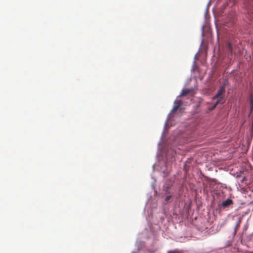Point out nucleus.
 <instances>
[{"mask_svg":"<svg viewBox=\"0 0 253 253\" xmlns=\"http://www.w3.org/2000/svg\"><path fill=\"white\" fill-rule=\"evenodd\" d=\"M225 89L224 86L219 88L216 94L214 97V99H216V103L214 104L212 109H214L216 106L219 103H223V97Z\"/></svg>","mask_w":253,"mask_h":253,"instance_id":"nucleus-1","label":"nucleus"},{"mask_svg":"<svg viewBox=\"0 0 253 253\" xmlns=\"http://www.w3.org/2000/svg\"><path fill=\"white\" fill-rule=\"evenodd\" d=\"M240 223H241V219L240 218L239 220L238 223L237 224L236 228H237L239 226V224H240Z\"/></svg>","mask_w":253,"mask_h":253,"instance_id":"nucleus-10","label":"nucleus"},{"mask_svg":"<svg viewBox=\"0 0 253 253\" xmlns=\"http://www.w3.org/2000/svg\"><path fill=\"white\" fill-rule=\"evenodd\" d=\"M242 174H244V172H243L240 171L239 173H238L237 172V173L236 177L238 178V177H242Z\"/></svg>","mask_w":253,"mask_h":253,"instance_id":"nucleus-6","label":"nucleus"},{"mask_svg":"<svg viewBox=\"0 0 253 253\" xmlns=\"http://www.w3.org/2000/svg\"><path fill=\"white\" fill-rule=\"evenodd\" d=\"M171 196H170V195L167 196L166 197V198L165 199L166 202L168 203L169 200L171 199Z\"/></svg>","mask_w":253,"mask_h":253,"instance_id":"nucleus-7","label":"nucleus"},{"mask_svg":"<svg viewBox=\"0 0 253 253\" xmlns=\"http://www.w3.org/2000/svg\"><path fill=\"white\" fill-rule=\"evenodd\" d=\"M242 177H242V179L241 180V183H243L247 179V178L245 175L242 176Z\"/></svg>","mask_w":253,"mask_h":253,"instance_id":"nucleus-8","label":"nucleus"},{"mask_svg":"<svg viewBox=\"0 0 253 253\" xmlns=\"http://www.w3.org/2000/svg\"><path fill=\"white\" fill-rule=\"evenodd\" d=\"M192 92V89H183L182 90L180 95L178 96H180L181 98H182L185 100V97Z\"/></svg>","mask_w":253,"mask_h":253,"instance_id":"nucleus-3","label":"nucleus"},{"mask_svg":"<svg viewBox=\"0 0 253 253\" xmlns=\"http://www.w3.org/2000/svg\"><path fill=\"white\" fill-rule=\"evenodd\" d=\"M227 49L230 51L231 54H232L233 53L232 47L231 44L230 42H228L227 43Z\"/></svg>","mask_w":253,"mask_h":253,"instance_id":"nucleus-5","label":"nucleus"},{"mask_svg":"<svg viewBox=\"0 0 253 253\" xmlns=\"http://www.w3.org/2000/svg\"><path fill=\"white\" fill-rule=\"evenodd\" d=\"M184 103V100L182 98H181L180 96H177L174 102L171 111H177L178 109L180 110L184 109V108L183 106Z\"/></svg>","mask_w":253,"mask_h":253,"instance_id":"nucleus-2","label":"nucleus"},{"mask_svg":"<svg viewBox=\"0 0 253 253\" xmlns=\"http://www.w3.org/2000/svg\"><path fill=\"white\" fill-rule=\"evenodd\" d=\"M175 251H169L168 253H175Z\"/></svg>","mask_w":253,"mask_h":253,"instance_id":"nucleus-11","label":"nucleus"},{"mask_svg":"<svg viewBox=\"0 0 253 253\" xmlns=\"http://www.w3.org/2000/svg\"><path fill=\"white\" fill-rule=\"evenodd\" d=\"M252 132H253V122H252Z\"/></svg>","mask_w":253,"mask_h":253,"instance_id":"nucleus-12","label":"nucleus"},{"mask_svg":"<svg viewBox=\"0 0 253 253\" xmlns=\"http://www.w3.org/2000/svg\"><path fill=\"white\" fill-rule=\"evenodd\" d=\"M233 201L230 199H228L221 203V206L223 208H226L233 204Z\"/></svg>","mask_w":253,"mask_h":253,"instance_id":"nucleus-4","label":"nucleus"},{"mask_svg":"<svg viewBox=\"0 0 253 253\" xmlns=\"http://www.w3.org/2000/svg\"><path fill=\"white\" fill-rule=\"evenodd\" d=\"M253 100L251 99V111H253Z\"/></svg>","mask_w":253,"mask_h":253,"instance_id":"nucleus-9","label":"nucleus"}]
</instances>
